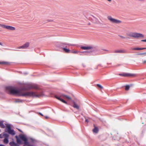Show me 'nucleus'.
<instances>
[{
  "mask_svg": "<svg viewBox=\"0 0 146 146\" xmlns=\"http://www.w3.org/2000/svg\"><path fill=\"white\" fill-rule=\"evenodd\" d=\"M129 37H133L135 38H143L144 35L142 34L136 32H130L126 34Z\"/></svg>",
  "mask_w": 146,
  "mask_h": 146,
  "instance_id": "obj_2",
  "label": "nucleus"
},
{
  "mask_svg": "<svg viewBox=\"0 0 146 146\" xmlns=\"http://www.w3.org/2000/svg\"><path fill=\"white\" fill-rule=\"evenodd\" d=\"M6 92L10 94L17 95L23 96L38 97V96L35 92H24L22 91L14 89L11 86L6 87Z\"/></svg>",
  "mask_w": 146,
  "mask_h": 146,
  "instance_id": "obj_1",
  "label": "nucleus"
},
{
  "mask_svg": "<svg viewBox=\"0 0 146 146\" xmlns=\"http://www.w3.org/2000/svg\"><path fill=\"white\" fill-rule=\"evenodd\" d=\"M73 107L74 108H76L77 109H78L79 108V106L76 104L74 103L73 104Z\"/></svg>",
  "mask_w": 146,
  "mask_h": 146,
  "instance_id": "obj_20",
  "label": "nucleus"
},
{
  "mask_svg": "<svg viewBox=\"0 0 146 146\" xmlns=\"http://www.w3.org/2000/svg\"><path fill=\"white\" fill-rule=\"evenodd\" d=\"M19 137L22 140L24 141L25 145L27 146H33L29 144L28 141V139L25 136L22 134H20L19 135Z\"/></svg>",
  "mask_w": 146,
  "mask_h": 146,
  "instance_id": "obj_4",
  "label": "nucleus"
},
{
  "mask_svg": "<svg viewBox=\"0 0 146 146\" xmlns=\"http://www.w3.org/2000/svg\"><path fill=\"white\" fill-rule=\"evenodd\" d=\"M0 45H2L1 44V42H0Z\"/></svg>",
  "mask_w": 146,
  "mask_h": 146,
  "instance_id": "obj_40",
  "label": "nucleus"
},
{
  "mask_svg": "<svg viewBox=\"0 0 146 146\" xmlns=\"http://www.w3.org/2000/svg\"><path fill=\"white\" fill-rule=\"evenodd\" d=\"M15 102H21V100H17L15 101Z\"/></svg>",
  "mask_w": 146,
  "mask_h": 146,
  "instance_id": "obj_29",
  "label": "nucleus"
},
{
  "mask_svg": "<svg viewBox=\"0 0 146 146\" xmlns=\"http://www.w3.org/2000/svg\"><path fill=\"white\" fill-rule=\"evenodd\" d=\"M7 129L8 132L9 134L12 135H14L15 134L14 131L13 130L11 129V127L10 126H7Z\"/></svg>",
  "mask_w": 146,
  "mask_h": 146,
  "instance_id": "obj_9",
  "label": "nucleus"
},
{
  "mask_svg": "<svg viewBox=\"0 0 146 146\" xmlns=\"http://www.w3.org/2000/svg\"><path fill=\"white\" fill-rule=\"evenodd\" d=\"M9 145L11 146H17V144L13 141H12L9 143Z\"/></svg>",
  "mask_w": 146,
  "mask_h": 146,
  "instance_id": "obj_16",
  "label": "nucleus"
},
{
  "mask_svg": "<svg viewBox=\"0 0 146 146\" xmlns=\"http://www.w3.org/2000/svg\"><path fill=\"white\" fill-rule=\"evenodd\" d=\"M76 52H77L76 51H72V53H76Z\"/></svg>",
  "mask_w": 146,
  "mask_h": 146,
  "instance_id": "obj_34",
  "label": "nucleus"
},
{
  "mask_svg": "<svg viewBox=\"0 0 146 146\" xmlns=\"http://www.w3.org/2000/svg\"><path fill=\"white\" fill-rule=\"evenodd\" d=\"M0 126L2 128H4L5 126L2 123L0 122Z\"/></svg>",
  "mask_w": 146,
  "mask_h": 146,
  "instance_id": "obj_23",
  "label": "nucleus"
},
{
  "mask_svg": "<svg viewBox=\"0 0 146 146\" xmlns=\"http://www.w3.org/2000/svg\"><path fill=\"white\" fill-rule=\"evenodd\" d=\"M5 136L6 137H8V135L7 134H5Z\"/></svg>",
  "mask_w": 146,
  "mask_h": 146,
  "instance_id": "obj_33",
  "label": "nucleus"
},
{
  "mask_svg": "<svg viewBox=\"0 0 146 146\" xmlns=\"http://www.w3.org/2000/svg\"><path fill=\"white\" fill-rule=\"evenodd\" d=\"M142 63L144 64L146 63V60H143L142 61Z\"/></svg>",
  "mask_w": 146,
  "mask_h": 146,
  "instance_id": "obj_27",
  "label": "nucleus"
},
{
  "mask_svg": "<svg viewBox=\"0 0 146 146\" xmlns=\"http://www.w3.org/2000/svg\"><path fill=\"white\" fill-rule=\"evenodd\" d=\"M48 22H52L53 21L52 19H48L47 20Z\"/></svg>",
  "mask_w": 146,
  "mask_h": 146,
  "instance_id": "obj_26",
  "label": "nucleus"
},
{
  "mask_svg": "<svg viewBox=\"0 0 146 146\" xmlns=\"http://www.w3.org/2000/svg\"><path fill=\"white\" fill-rule=\"evenodd\" d=\"M107 0L109 2H111V0Z\"/></svg>",
  "mask_w": 146,
  "mask_h": 146,
  "instance_id": "obj_37",
  "label": "nucleus"
},
{
  "mask_svg": "<svg viewBox=\"0 0 146 146\" xmlns=\"http://www.w3.org/2000/svg\"><path fill=\"white\" fill-rule=\"evenodd\" d=\"M0 27L3 28L10 31H15L16 29L14 27L1 24H0Z\"/></svg>",
  "mask_w": 146,
  "mask_h": 146,
  "instance_id": "obj_7",
  "label": "nucleus"
},
{
  "mask_svg": "<svg viewBox=\"0 0 146 146\" xmlns=\"http://www.w3.org/2000/svg\"><path fill=\"white\" fill-rule=\"evenodd\" d=\"M1 134H0V138H1Z\"/></svg>",
  "mask_w": 146,
  "mask_h": 146,
  "instance_id": "obj_39",
  "label": "nucleus"
},
{
  "mask_svg": "<svg viewBox=\"0 0 146 146\" xmlns=\"http://www.w3.org/2000/svg\"><path fill=\"white\" fill-rule=\"evenodd\" d=\"M39 89V86L35 84H30L26 86V89L30 90L31 89Z\"/></svg>",
  "mask_w": 146,
  "mask_h": 146,
  "instance_id": "obj_3",
  "label": "nucleus"
},
{
  "mask_svg": "<svg viewBox=\"0 0 146 146\" xmlns=\"http://www.w3.org/2000/svg\"><path fill=\"white\" fill-rule=\"evenodd\" d=\"M63 50L66 53H69L70 52V50L66 48H63Z\"/></svg>",
  "mask_w": 146,
  "mask_h": 146,
  "instance_id": "obj_21",
  "label": "nucleus"
},
{
  "mask_svg": "<svg viewBox=\"0 0 146 146\" xmlns=\"http://www.w3.org/2000/svg\"><path fill=\"white\" fill-rule=\"evenodd\" d=\"M85 122L88 123L89 121L87 119L85 118Z\"/></svg>",
  "mask_w": 146,
  "mask_h": 146,
  "instance_id": "obj_30",
  "label": "nucleus"
},
{
  "mask_svg": "<svg viewBox=\"0 0 146 146\" xmlns=\"http://www.w3.org/2000/svg\"><path fill=\"white\" fill-rule=\"evenodd\" d=\"M97 85L98 87L100 88H103L99 84H97Z\"/></svg>",
  "mask_w": 146,
  "mask_h": 146,
  "instance_id": "obj_25",
  "label": "nucleus"
},
{
  "mask_svg": "<svg viewBox=\"0 0 146 146\" xmlns=\"http://www.w3.org/2000/svg\"><path fill=\"white\" fill-rule=\"evenodd\" d=\"M0 146H4L2 145H0Z\"/></svg>",
  "mask_w": 146,
  "mask_h": 146,
  "instance_id": "obj_38",
  "label": "nucleus"
},
{
  "mask_svg": "<svg viewBox=\"0 0 146 146\" xmlns=\"http://www.w3.org/2000/svg\"><path fill=\"white\" fill-rule=\"evenodd\" d=\"M137 76L136 74H135L127 73V77L133 78H135Z\"/></svg>",
  "mask_w": 146,
  "mask_h": 146,
  "instance_id": "obj_10",
  "label": "nucleus"
},
{
  "mask_svg": "<svg viewBox=\"0 0 146 146\" xmlns=\"http://www.w3.org/2000/svg\"><path fill=\"white\" fill-rule=\"evenodd\" d=\"M105 50V51H108V50Z\"/></svg>",
  "mask_w": 146,
  "mask_h": 146,
  "instance_id": "obj_41",
  "label": "nucleus"
},
{
  "mask_svg": "<svg viewBox=\"0 0 146 146\" xmlns=\"http://www.w3.org/2000/svg\"><path fill=\"white\" fill-rule=\"evenodd\" d=\"M120 37L121 38H123V39H125V37L123 36H120Z\"/></svg>",
  "mask_w": 146,
  "mask_h": 146,
  "instance_id": "obj_28",
  "label": "nucleus"
},
{
  "mask_svg": "<svg viewBox=\"0 0 146 146\" xmlns=\"http://www.w3.org/2000/svg\"><path fill=\"white\" fill-rule=\"evenodd\" d=\"M17 129L21 132L22 133H23V132L21 130H20V129Z\"/></svg>",
  "mask_w": 146,
  "mask_h": 146,
  "instance_id": "obj_31",
  "label": "nucleus"
},
{
  "mask_svg": "<svg viewBox=\"0 0 146 146\" xmlns=\"http://www.w3.org/2000/svg\"><path fill=\"white\" fill-rule=\"evenodd\" d=\"M138 55H146V52L139 53L137 54Z\"/></svg>",
  "mask_w": 146,
  "mask_h": 146,
  "instance_id": "obj_22",
  "label": "nucleus"
},
{
  "mask_svg": "<svg viewBox=\"0 0 146 146\" xmlns=\"http://www.w3.org/2000/svg\"><path fill=\"white\" fill-rule=\"evenodd\" d=\"M94 128L93 129V131L94 132L97 133L98 132V129L97 127H95L94 125Z\"/></svg>",
  "mask_w": 146,
  "mask_h": 146,
  "instance_id": "obj_14",
  "label": "nucleus"
},
{
  "mask_svg": "<svg viewBox=\"0 0 146 146\" xmlns=\"http://www.w3.org/2000/svg\"><path fill=\"white\" fill-rule=\"evenodd\" d=\"M107 18L112 23L119 24L121 23V21L113 18L110 16H108Z\"/></svg>",
  "mask_w": 146,
  "mask_h": 146,
  "instance_id": "obj_6",
  "label": "nucleus"
},
{
  "mask_svg": "<svg viewBox=\"0 0 146 146\" xmlns=\"http://www.w3.org/2000/svg\"><path fill=\"white\" fill-rule=\"evenodd\" d=\"M141 41L142 42H146V39L142 40Z\"/></svg>",
  "mask_w": 146,
  "mask_h": 146,
  "instance_id": "obj_32",
  "label": "nucleus"
},
{
  "mask_svg": "<svg viewBox=\"0 0 146 146\" xmlns=\"http://www.w3.org/2000/svg\"><path fill=\"white\" fill-rule=\"evenodd\" d=\"M15 137L16 139V140L17 143L19 144H21V140L19 139V138L18 137L16 136H15Z\"/></svg>",
  "mask_w": 146,
  "mask_h": 146,
  "instance_id": "obj_15",
  "label": "nucleus"
},
{
  "mask_svg": "<svg viewBox=\"0 0 146 146\" xmlns=\"http://www.w3.org/2000/svg\"><path fill=\"white\" fill-rule=\"evenodd\" d=\"M10 63L7 62H0V64H4L5 65H9Z\"/></svg>",
  "mask_w": 146,
  "mask_h": 146,
  "instance_id": "obj_18",
  "label": "nucleus"
},
{
  "mask_svg": "<svg viewBox=\"0 0 146 146\" xmlns=\"http://www.w3.org/2000/svg\"><path fill=\"white\" fill-rule=\"evenodd\" d=\"M81 48L83 50H89L92 48V47L91 46H82L81 47Z\"/></svg>",
  "mask_w": 146,
  "mask_h": 146,
  "instance_id": "obj_13",
  "label": "nucleus"
},
{
  "mask_svg": "<svg viewBox=\"0 0 146 146\" xmlns=\"http://www.w3.org/2000/svg\"><path fill=\"white\" fill-rule=\"evenodd\" d=\"M29 44L30 43L29 42H26L22 46L19 47L17 48L18 49H27L29 46Z\"/></svg>",
  "mask_w": 146,
  "mask_h": 146,
  "instance_id": "obj_8",
  "label": "nucleus"
},
{
  "mask_svg": "<svg viewBox=\"0 0 146 146\" xmlns=\"http://www.w3.org/2000/svg\"><path fill=\"white\" fill-rule=\"evenodd\" d=\"M64 97H65L66 98L68 99H69V100L71 99V98L70 97L68 96H67L65 95H64V94L61 95L60 97H58L57 96H55V97L58 100H60V101L62 102H63V103H64L65 104H66L67 102L65 101H64L63 99L60 98H63Z\"/></svg>",
  "mask_w": 146,
  "mask_h": 146,
  "instance_id": "obj_5",
  "label": "nucleus"
},
{
  "mask_svg": "<svg viewBox=\"0 0 146 146\" xmlns=\"http://www.w3.org/2000/svg\"><path fill=\"white\" fill-rule=\"evenodd\" d=\"M146 49V48H132L131 50H139Z\"/></svg>",
  "mask_w": 146,
  "mask_h": 146,
  "instance_id": "obj_12",
  "label": "nucleus"
},
{
  "mask_svg": "<svg viewBox=\"0 0 146 146\" xmlns=\"http://www.w3.org/2000/svg\"><path fill=\"white\" fill-rule=\"evenodd\" d=\"M3 142L4 143L7 144L8 143L9 141L7 138H5L4 139Z\"/></svg>",
  "mask_w": 146,
  "mask_h": 146,
  "instance_id": "obj_19",
  "label": "nucleus"
},
{
  "mask_svg": "<svg viewBox=\"0 0 146 146\" xmlns=\"http://www.w3.org/2000/svg\"><path fill=\"white\" fill-rule=\"evenodd\" d=\"M127 73H123L122 74H119V75L121 76L127 77Z\"/></svg>",
  "mask_w": 146,
  "mask_h": 146,
  "instance_id": "obj_17",
  "label": "nucleus"
},
{
  "mask_svg": "<svg viewBox=\"0 0 146 146\" xmlns=\"http://www.w3.org/2000/svg\"><path fill=\"white\" fill-rule=\"evenodd\" d=\"M45 118L46 119H48V116H45Z\"/></svg>",
  "mask_w": 146,
  "mask_h": 146,
  "instance_id": "obj_36",
  "label": "nucleus"
},
{
  "mask_svg": "<svg viewBox=\"0 0 146 146\" xmlns=\"http://www.w3.org/2000/svg\"><path fill=\"white\" fill-rule=\"evenodd\" d=\"M114 52L115 53H126V51L124 50H115Z\"/></svg>",
  "mask_w": 146,
  "mask_h": 146,
  "instance_id": "obj_11",
  "label": "nucleus"
},
{
  "mask_svg": "<svg viewBox=\"0 0 146 146\" xmlns=\"http://www.w3.org/2000/svg\"><path fill=\"white\" fill-rule=\"evenodd\" d=\"M129 86L128 85L126 86L125 87V90H128L129 89Z\"/></svg>",
  "mask_w": 146,
  "mask_h": 146,
  "instance_id": "obj_24",
  "label": "nucleus"
},
{
  "mask_svg": "<svg viewBox=\"0 0 146 146\" xmlns=\"http://www.w3.org/2000/svg\"><path fill=\"white\" fill-rule=\"evenodd\" d=\"M39 113V114H40V115L41 116H43V115L41 113Z\"/></svg>",
  "mask_w": 146,
  "mask_h": 146,
  "instance_id": "obj_35",
  "label": "nucleus"
}]
</instances>
